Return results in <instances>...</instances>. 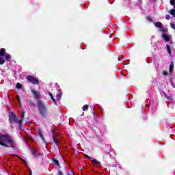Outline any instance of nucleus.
Listing matches in <instances>:
<instances>
[{
	"instance_id": "nucleus-1",
	"label": "nucleus",
	"mask_w": 175,
	"mask_h": 175,
	"mask_svg": "<svg viewBox=\"0 0 175 175\" xmlns=\"http://www.w3.org/2000/svg\"><path fill=\"white\" fill-rule=\"evenodd\" d=\"M0 146H3L5 148H14L17 144L10 135L3 134L0 135Z\"/></svg>"
},
{
	"instance_id": "nucleus-2",
	"label": "nucleus",
	"mask_w": 175,
	"mask_h": 175,
	"mask_svg": "<svg viewBox=\"0 0 175 175\" xmlns=\"http://www.w3.org/2000/svg\"><path fill=\"white\" fill-rule=\"evenodd\" d=\"M37 103L38 111L40 116L42 118H46L47 113H49V109H47V107H46V105H44V103H43V101L40 100H38L37 101Z\"/></svg>"
},
{
	"instance_id": "nucleus-3",
	"label": "nucleus",
	"mask_w": 175,
	"mask_h": 175,
	"mask_svg": "<svg viewBox=\"0 0 175 175\" xmlns=\"http://www.w3.org/2000/svg\"><path fill=\"white\" fill-rule=\"evenodd\" d=\"M0 57H3L5 61H10V58H12V55L6 53V49L5 48H1L0 49Z\"/></svg>"
},
{
	"instance_id": "nucleus-4",
	"label": "nucleus",
	"mask_w": 175,
	"mask_h": 175,
	"mask_svg": "<svg viewBox=\"0 0 175 175\" xmlns=\"http://www.w3.org/2000/svg\"><path fill=\"white\" fill-rule=\"evenodd\" d=\"M9 121L11 124H13V122L18 124V117L14 112H11L9 116Z\"/></svg>"
},
{
	"instance_id": "nucleus-5",
	"label": "nucleus",
	"mask_w": 175,
	"mask_h": 175,
	"mask_svg": "<svg viewBox=\"0 0 175 175\" xmlns=\"http://www.w3.org/2000/svg\"><path fill=\"white\" fill-rule=\"evenodd\" d=\"M26 80H27V81H29L31 84H33L34 85L39 84V80L32 75L27 76L26 77Z\"/></svg>"
},
{
	"instance_id": "nucleus-6",
	"label": "nucleus",
	"mask_w": 175,
	"mask_h": 175,
	"mask_svg": "<svg viewBox=\"0 0 175 175\" xmlns=\"http://www.w3.org/2000/svg\"><path fill=\"white\" fill-rule=\"evenodd\" d=\"M53 135H52V138L53 139V142L55 144H56L57 147H58L59 144V139L57 137H55V135L54 134V131H51Z\"/></svg>"
},
{
	"instance_id": "nucleus-7",
	"label": "nucleus",
	"mask_w": 175,
	"mask_h": 175,
	"mask_svg": "<svg viewBox=\"0 0 175 175\" xmlns=\"http://www.w3.org/2000/svg\"><path fill=\"white\" fill-rule=\"evenodd\" d=\"M31 92L33 95V99H39V98L40 96V93H39V92L33 89V90H31Z\"/></svg>"
},
{
	"instance_id": "nucleus-8",
	"label": "nucleus",
	"mask_w": 175,
	"mask_h": 175,
	"mask_svg": "<svg viewBox=\"0 0 175 175\" xmlns=\"http://www.w3.org/2000/svg\"><path fill=\"white\" fill-rule=\"evenodd\" d=\"M92 163H93V165H95V166H97V167H102V163H100V161L96 159L92 160Z\"/></svg>"
},
{
	"instance_id": "nucleus-9",
	"label": "nucleus",
	"mask_w": 175,
	"mask_h": 175,
	"mask_svg": "<svg viewBox=\"0 0 175 175\" xmlns=\"http://www.w3.org/2000/svg\"><path fill=\"white\" fill-rule=\"evenodd\" d=\"M25 116V111H23L21 119L18 120L19 128H21V126H22L21 124H23V120H24Z\"/></svg>"
},
{
	"instance_id": "nucleus-10",
	"label": "nucleus",
	"mask_w": 175,
	"mask_h": 175,
	"mask_svg": "<svg viewBox=\"0 0 175 175\" xmlns=\"http://www.w3.org/2000/svg\"><path fill=\"white\" fill-rule=\"evenodd\" d=\"M27 103L29 105V107H31V109H33V107H36V105L32 100H27Z\"/></svg>"
},
{
	"instance_id": "nucleus-11",
	"label": "nucleus",
	"mask_w": 175,
	"mask_h": 175,
	"mask_svg": "<svg viewBox=\"0 0 175 175\" xmlns=\"http://www.w3.org/2000/svg\"><path fill=\"white\" fill-rule=\"evenodd\" d=\"M163 38L164 40H165V42H170V38L166 33L163 34Z\"/></svg>"
},
{
	"instance_id": "nucleus-12",
	"label": "nucleus",
	"mask_w": 175,
	"mask_h": 175,
	"mask_svg": "<svg viewBox=\"0 0 175 175\" xmlns=\"http://www.w3.org/2000/svg\"><path fill=\"white\" fill-rule=\"evenodd\" d=\"M154 27H156L157 28L162 29V23H161V22H156L154 23Z\"/></svg>"
},
{
	"instance_id": "nucleus-13",
	"label": "nucleus",
	"mask_w": 175,
	"mask_h": 175,
	"mask_svg": "<svg viewBox=\"0 0 175 175\" xmlns=\"http://www.w3.org/2000/svg\"><path fill=\"white\" fill-rule=\"evenodd\" d=\"M174 68V63L173 62H171V64L170 65V73H172V72H173Z\"/></svg>"
},
{
	"instance_id": "nucleus-14",
	"label": "nucleus",
	"mask_w": 175,
	"mask_h": 175,
	"mask_svg": "<svg viewBox=\"0 0 175 175\" xmlns=\"http://www.w3.org/2000/svg\"><path fill=\"white\" fill-rule=\"evenodd\" d=\"M38 135L39 136H40L42 140H44V135H43V133L42 132V130L38 129Z\"/></svg>"
},
{
	"instance_id": "nucleus-15",
	"label": "nucleus",
	"mask_w": 175,
	"mask_h": 175,
	"mask_svg": "<svg viewBox=\"0 0 175 175\" xmlns=\"http://www.w3.org/2000/svg\"><path fill=\"white\" fill-rule=\"evenodd\" d=\"M61 96H62V92H59L57 93L56 98L58 99V100H61Z\"/></svg>"
},
{
	"instance_id": "nucleus-16",
	"label": "nucleus",
	"mask_w": 175,
	"mask_h": 175,
	"mask_svg": "<svg viewBox=\"0 0 175 175\" xmlns=\"http://www.w3.org/2000/svg\"><path fill=\"white\" fill-rule=\"evenodd\" d=\"M31 154H32L33 157H38V152L33 148H31Z\"/></svg>"
},
{
	"instance_id": "nucleus-17",
	"label": "nucleus",
	"mask_w": 175,
	"mask_h": 175,
	"mask_svg": "<svg viewBox=\"0 0 175 175\" xmlns=\"http://www.w3.org/2000/svg\"><path fill=\"white\" fill-rule=\"evenodd\" d=\"M49 95L51 96L53 102H54L55 105H57V101H55V99H54V96H53V94L51 92H49Z\"/></svg>"
},
{
	"instance_id": "nucleus-18",
	"label": "nucleus",
	"mask_w": 175,
	"mask_h": 175,
	"mask_svg": "<svg viewBox=\"0 0 175 175\" xmlns=\"http://www.w3.org/2000/svg\"><path fill=\"white\" fill-rule=\"evenodd\" d=\"M166 47H167V51H168V53L170 55H171L172 54V49L170 48V46L169 44H167Z\"/></svg>"
},
{
	"instance_id": "nucleus-19",
	"label": "nucleus",
	"mask_w": 175,
	"mask_h": 175,
	"mask_svg": "<svg viewBox=\"0 0 175 175\" xmlns=\"http://www.w3.org/2000/svg\"><path fill=\"white\" fill-rule=\"evenodd\" d=\"M88 107H89L88 105H84V106L82 107V110H83V111H87V110H88Z\"/></svg>"
},
{
	"instance_id": "nucleus-20",
	"label": "nucleus",
	"mask_w": 175,
	"mask_h": 175,
	"mask_svg": "<svg viewBox=\"0 0 175 175\" xmlns=\"http://www.w3.org/2000/svg\"><path fill=\"white\" fill-rule=\"evenodd\" d=\"M16 88H18V90H21V88H23V85H21L20 83H17Z\"/></svg>"
},
{
	"instance_id": "nucleus-21",
	"label": "nucleus",
	"mask_w": 175,
	"mask_h": 175,
	"mask_svg": "<svg viewBox=\"0 0 175 175\" xmlns=\"http://www.w3.org/2000/svg\"><path fill=\"white\" fill-rule=\"evenodd\" d=\"M170 14L173 16L174 17H175V10L174 9H172L171 10Z\"/></svg>"
},
{
	"instance_id": "nucleus-22",
	"label": "nucleus",
	"mask_w": 175,
	"mask_h": 175,
	"mask_svg": "<svg viewBox=\"0 0 175 175\" xmlns=\"http://www.w3.org/2000/svg\"><path fill=\"white\" fill-rule=\"evenodd\" d=\"M160 31L161 32H163V33H166V32H167V29L162 27Z\"/></svg>"
},
{
	"instance_id": "nucleus-23",
	"label": "nucleus",
	"mask_w": 175,
	"mask_h": 175,
	"mask_svg": "<svg viewBox=\"0 0 175 175\" xmlns=\"http://www.w3.org/2000/svg\"><path fill=\"white\" fill-rule=\"evenodd\" d=\"M5 64V59L0 57V65H3Z\"/></svg>"
},
{
	"instance_id": "nucleus-24",
	"label": "nucleus",
	"mask_w": 175,
	"mask_h": 175,
	"mask_svg": "<svg viewBox=\"0 0 175 175\" xmlns=\"http://www.w3.org/2000/svg\"><path fill=\"white\" fill-rule=\"evenodd\" d=\"M53 163L56 164L57 166H59V161L57 159H53Z\"/></svg>"
},
{
	"instance_id": "nucleus-25",
	"label": "nucleus",
	"mask_w": 175,
	"mask_h": 175,
	"mask_svg": "<svg viewBox=\"0 0 175 175\" xmlns=\"http://www.w3.org/2000/svg\"><path fill=\"white\" fill-rule=\"evenodd\" d=\"M146 20L150 23H152V18L151 16H146Z\"/></svg>"
},
{
	"instance_id": "nucleus-26",
	"label": "nucleus",
	"mask_w": 175,
	"mask_h": 175,
	"mask_svg": "<svg viewBox=\"0 0 175 175\" xmlns=\"http://www.w3.org/2000/svg\"><path fill=\"white\" fill-rule=\"evenodd\" d=\"M170 3L173 6L175 4V0H170Z\"/></svg>"
},
{
	"instance_id": "nucleus-27",
	"label": "nucleus",
	"mask_w": 175,
	"mask_h": 175,
	"mask_svg": "<svg viewBox=\"0 0 175 175\" xmlns=\"http://www.w3.org/2000/svg\"><path fill=\"white\" fill-rule=\"evenodd\" d=\"M170 27L172 29H175V25L174 23H170Z\"/></svg>"
},
{
	"instance_id": "nucleus-28",
	"label": "nucleus",
	"mask_w": 175,
	"mask_h": 175,
	"mask_svg": "<svg viewBox=\"0 0 175 175\" xmlns=\"http://www.w3.org/2000/svg\"><path fill=\"white\" fill-rule=\"evenodd\" d=\"M85 158H88V159H90L91 161V159H92V157L88 156V154H85Z\"/></svg>"
},
{
	"instance_id": "nucleus-29",
	"label": "nucleus",
	"mask_w": 175,
	"mask_h": 175,
	"mask_svg": "<svg viewBox=\"0 0 175 175\" xmlns=\"http://www.w3.org/2000/svg\"><path fill=\"white\" fill-rule=\"evenodd\" d=\"M57 175H64V173H62V171L59 170V171L57 172Z\"/></svg>"
},
{
	"instance_id": "nucleus-30",
	"label": "nucleus",
	"mask_w": 175,
	"mask_h": 175,
	"mask_svg": "<svg viewBox=\"0 0 175 175\" xmlns=\"http://www.w3.org/2000/svg\"><path fill=\"white\" fill-rule=\"evenodd\" d=\"M165 18L166 20H170V15H166Z\"/></svg>"
},
{
	"instance_id": "nucleus-31",
	"label": "nucleus",
	"mask_w": 175,
	"mask_h": 175,
	"mask_svg": "<svg viewBox=\"0 0 175 175\" xmlns=\"http://www.w3.org/2000/svg\"><path fill=\"white\" fill-rule=\"evenodd\" d=\"M27 140H29V141L32 140V137L28 136V137H27Z\"/></svg>"
},
{
	"instance_id": "nucleus-32",
	"label": "nucleus",
	"mask_w": 175,
	"mask_h": 175,
	"mask_svg": "<svg viewBox=\"0 0 175 175\" xmlns=\"http://www.w3.org/2000/svg\"><path fill=\"white\" fill-rule=\"evenodd\" d=\"M163 75V76H167L168 73L167 71H164Z\"/></svg>"
},
{
	"instance_id": "nucleus-33",
	"label": "nucleus",
	"mask_w": 175,
	"mask_h": 175,
	"mask_svg": "<svg viewBox=\"0 0 175 175\" xmlns=\"http://www.w3.org/2000/svg\"><path fill=\"white\" fill-rule=\"evenodd\" d=\"M16 99H17V100H18V102H20V96L19 95H18L16 96Z\"/></svg>"
},
{
	"instance_id": "nucleus-34",
	"label": "nucleus",
	"mask_w": 175,
	"mask_h": 175,
	"mask_svg": "<svg viewBox=\"0 0 175 175\" xmlns=\"http://www.w3.org/2000/svg\"><path fill=\"white\" fill-rule=\"evenodd\" d=\"M23 162L25 163V165H26V166L28 165V163H27V161L25 160H23Z\"/></svg>"
},
{
	"instance_id": "nucleus-35",
	"label": "nucleus",
	"mask_w": 175,
	"mask_h": 175,
	"mask_svg": "<svg viewBox=\"0 0 175 175\" xmlns=\"http://www.w3.org/2000/svg\"><path fill=\"white\" fill-rule=\"evenodd\" d=\"M23 162L25 163V165H26V166L28 165V163H27V161L25 160H23Z\"/></svg>"
},
{
	"instance_id": "nucleus-36",
	"label": "nucleus",
	"mask_w": 175,
	"mask_h": 175,
	"mask_svg": "<svg viewBox=\"0 0 175 175\" xmlns=\"http://www.w3.org/2000/svg\"><path fill=\"white\" fill-rule=\"evenodd\" d=\"M38 155L39 156V157H40V156H42V155H43L42 153H37V157H38Z\"/></svg>"
},
{
	"instance_id": "nucleus-37",
	"label": "nucleus",
	"mask_w": 175,
	"mask_h": 175,
	"mask_svg": "<svg viewBox=\"0 0 175 175\" xmlns=\"http://www.w3.org/2000/svg\"><path fill=\"white\" fill-rule=\"evenodd\" d=\"M30 174H32V171L31 170V168L29 169Z\"/></svg>"
},
{
	"instance_id": "nucleus-38",
	"label": "nucleus",
	"mask_w": 175,
	"mask_h": 175,
	"mask_svg": "<svg viewBox=\"0 0 175 175\" xmlns=\"http://www.w3.org/2000/svg\"><path fill=\"white\" fill-rule=\"evenodd\" d=\"M21 159V161H24V159L21 158V157H19Z\"/></svg>"
},
{
	"instance_id": "nucleus-39",
	"label": "nucleus",
	"mask_w": 175,
	"mask_h": 175,
	"mask_svg": "<svg viewBox=\"0 0 175 175\" xmlns=\"http://www.w3.org/2000/svg\"><path fill=\"white\" fill-rule=\"evenodd\" d=\"M19 105L21 106V100L19 101Z\"/></svg>"
},
{
	"instance_id": "nucleus-40",
	"label": "nucleus",
	"mask_w": 175,
	"mask_h": 175,
	"mask_svg": "<svg viewBox=\"0 0 175 175\" xmlns=\"http://www.w3.org/2000/svg\"><path fill=\"white\" fill-rule=\"evenodd\" d=\"M174 10H175V4H174Z\"/></svg>"
},
{
	"instance_id": "nucleus-41",
	"label": "nucleus",
	"mask_w": 175,
	"mask_h": 175,
	"mask_svg": "<svg viewBox=\"0 0 175 175\" xmlns=\"http://www.w3.org/2000/svg\"><path fill=\"white\" fill-rule=\"evenodd\" d=\"M14 155H15V156H16V157H18V156H17V155H16V154H14Z\"/></svg>"
},
{
	"instance_id": "nucleus-42",
	"label": "nucleus",
	"mask_w": 175,
	"mask_h": 175,
	"mask_svg": "<svg viewBox=\"0 0 175 175\" xmlns=\"http://www.w3.org/2000/svg\"><path fill=\"white\" fill-rule=\"evenodd\" d=\"M14 155H15V156H16V157H18V156H17V155H16V154H14Z\"/></svg>"
},
{
	"instance_id": "nucleus-43",
	"label": "nucleus",
	"mask_w": 175,
	"mask_h": 175,
	"mask_svg": "<svg viewBox=\"0 0 175 175\" xmlns=\"http://www.w3.org/2000/svg\"><path fill=\"white\" fill-rule=\"evenodd\" d=\"M109 154V152H107V154Z\"/></svg>"
},
{
	"instance_id": "nucleus-44",
	"label": "nucleus",
	"mask_w": 175,
	"mask_h": 175,
	"mask_svg": "<svg viewBox=\"0 0 175 175\" xmlns=\"http://www.w3.org/2000/svg\"><path fill=\"white\" fill-rule=\"evenodd\" d=\"M62 159H64V157H62Z\"/></svg>"
},
{
	"instance_id": "nucleus-45",
	"label": "nucleus",
	"mask_w": 175,
	"mask_h": 175,
	"mask_svg": "<svg viewBox=\"0 0 175 175\" xmlns=\"http://www.w3.org/2000/svg\"><path fill=\"white\" fill-rule=\"evenodd\" d=\"M62 159H64V157H62Z\"/></svg>"
},
{
	"instance_id": "nucleus-46",
	"label": "nucleus",
	"mask_w": 175,
	"mask_h": 175,
	"mask_svg": "<svg viewBox=\"0 0 175 175\" xmlns=\"http://www.w3.org/2000/svg\"><path fill=\"white\" fill-rule=\"evenodd\" d=\"M94 116H95V113H94Z\"/></svg>"
}]
</instances>
